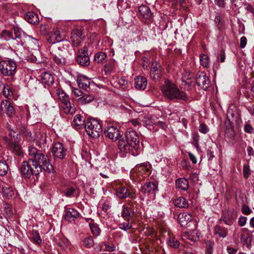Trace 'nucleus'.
<instances>
[{
  "label": "nucleus",
  "instance_id": "f257e3e1",
  "mask_svg": "<svg viewBox=\"0 0 254 254\" xmlns=\"http://www.w3.org/2000/svg\"><path fill=\"white\" fill-rule=\"evenodd\" d=\"M29 155L30 158V163L35 169V175L39 174L43 170L48 173L53 171V167L50 163L47 156L44 155L34 147L30 146L28 149Z\"/></svg>",
  "mask_w": 254,
  "mask_h": 254
},
{
  "label": "nucleus",
  "instance_id": "f03ea898",
  "mask_svg": "<svg viewBox=\"0 0 254 254\" xmlns=\"http://www.w3.org/2000/svg\"><path fill=\"white\" fill-rule=\"evenodd\" d=\"M162 91L164 95L171 100H179L187 101L188 96L187 94L179 90L176 85L169 81L165 82V85L162 87Z\"/></svg>",
  "mask_w": 254,
  "mask_h": 254
},
{
  "label": "nucleus",
  "instance_id": "7ed1b4c3",
  "mask_svg": "<svg viewBox=\"0 0 254 254\" xmlns=\"http://www.w3.org/2000/svg\"><path fill=\"white\" fill-rule=\"evenodd\" d=\"M85 128L87 133L92 137H98L102 131L101 123L96 119L87 120L85 124Z\"/></svg>",
  "mask_w": 254,
  "mask_h": 254
},
{
  "label": "nucleus",
  "instance_id": "20e7f679",
  "mask_svg": "<svg viewBox=\"0 0 254 254\" xmlns=\"http://www.w3.org/2000/svg\"><path fill=\"white\" fill-rule=\"evenodd\" d=\"M149 170V164L147 163L140 164L132 170L130 177L135 182L140 181L143 177L148 175Z\"/></svg>",
  "mask_w": 254,
  "mask_h": 254
},
{
  "label": "nucleus",
  "instance_id": "39448f33",
  "mask_svg": "<svg viewBox=\"0 0 254 254\" xmlns=\"http://www.w3.org/2000/svg\"><path fill=\"white\" fill-rule=\"evenodd\" d=\"M29 42V45L35 50H38L39 44L38 40L26 34L17 26V44L23 46L26 42Z\"/></svg>",
  "mask_w": 254,
  "mask_h": 254
},
{
  "label": "nucleus",
  "instance_id": "423d86ee",
  "mask_svg": "<svg viewBox=\"0 0 254 254\" xmlns=\"http://www.w3.org/2000/svg\"><path fill=\"white\" fill-rule=\"evenodd\" d=\"M56 94L59 100L63 104V109L65 113L72 114L74 113L75 108L74 105L69 101L68 95L62 89L56 90Z\"/></svg>",
  "mask_w": 254,
  "mask_h": 254
},
{
  "label": "nucleus",
  "instance_id": "0eeeda50",
  "mask_svg": "<svg viewBox=\"0 0 254 254\" xmlns=\"http://www.w3.org/2000/svg\"><path fill=\"white\" fill-rule=\"evenodd\" d=\"M16 70V63L11 60L0 62V71L3 75H13Z\"/></svg>",
  "mask_w": 254,
  "mask_h": 254
},
{
  "label": "nucleus",
  "instance_id": "6e6552de",
  "mask_svg": "<svg viewBox=\"0 0 254 254\" xmlns=\"http://www.w3.org/2000/svg\"><path fill=\"white\" fill-rule=\"evenodd\" d=\"M115 190L116 196L122 199L127 197L132 198L136 192L135 189H128L124 186H117Z\"/></svg>",
  "mask_w": 254,
  "mask_h": 254
},
{
  "label": "nucleus",
  "instance_id": "1a4fd4ad",
  "mask_svg": "<svg viewBox=\"0 0 254 254\" xmlns=\"http://www.w3.org/2000/svg\"><path fill=\"white\" fill-rule=\"evenodd\" d=\"M118 146L119 149L122 152L125 153H130L134 156L138 154V152H137L133 147H131L130 143H129L125 136H121L120 137Z\"/></svg>",
  "mask_w": 254,
  "mask_h": 254
},
{
  "label": "nucleus",
  "instance_id": "9d476101",
  "mask_svg": "<svg viewBox=\"0 0 254 254\" xmlns=\"http://www.w3.org/2000/svg\"><path fill=\"white\" fill-rule=\"evenodd\" d=\"M124 136L130 143L131 147H133L139 154L140 151L139 141L136 132L132 130H128Z\"/></svg>",
  "mask_w": 254,
  "mask_h": 254
},
{
  "label": "nucleus",
  "instance_id": "9b49d317",
  "mask_svg": "<svg viewBox=\"0 0 254 254\" xmlns=\"http://www.w3.org/2000/svg\"><path fill=\"white\" fill-rule=\"evenodd\" d=\"M76 62L78 64L83 66L89 65L90 59L88 56V50L86 47L79 50L76 57Z\"/></svg>",
  "mask_w": 254,
  "mask_h": 254
},
{
  "label": "nucleus",
  "instance_id": "f8f14e48",
  "mask_svg": "<svg viewBox=\"0 0 254 254\" xmlns=\"http://www.w3.org/2000/svg\"><path fill=\"white\" fill-rule=\"evenodd\" d=\"M104 133L107 137L111 139L113 141H116L120 137V132L116 126L111 124L106 127Z\"/></svg>",
  "mask_w": 254,
  "mask_h": 254
},
{
  "label": "nucleus",
  "instance_id": "ddd939ff",
  "mask_svg": "<svg viewBox=\"0 0 254 254\" xmlns=\"http://www.w3.org/2000/svg\"><path fill=\"white\" fill-rule=\"evenodd\" d=\"M52 152L54 157L62 159L66 154V148L61 143H55L53 147Z\"/></svg>",
  "mask_w": 254,
  "mask_h": 254
},
{
  "label": "nucleus",
  "instance_id": "4468645a",
  "mask_svg": "<svg viewBox=\"0 0 254 254\" xmlns=\"http://www.w3.org/2000/svg\"><path fill=\"white\" fill-rule=\"evenodd\" d=\"M32 163H30L29 160L28 162H23V163L20 168L21 175L25 178H30L32 175H35V169L32 167Z\"/></svg>",
  "mask_w": 254,
  "mask_h": 254
},
{
  "label": "nucleus",
  "instance_id": "2eb2a0df",
  "mask_svg": "<svg viewBox=\"0 0 254 254\" xmlns=\"http://www.w3.org/2000/svg\"><path fill=\"white\" fill-rule=\"evenodd\" d=\"M196 83L201 89L206 90L209 87L210 81L204 72L198 73L196 76Z\"/></svg>",
  "mask_w": 254,
  "mask_h": 254
},
{
  "label": "nucleus",
  "instance_id": "dca6fc26",
  "mask_svg": "<svg viewBox=\"0 0 254 254\" xmlns=\"http://www.w3.org/2000/svg\"><path fill=\"white\" fill-rule=\"evenodd\" d=\"M70 42L74 47H78L82 42L84 36L82 31L79 29L73 30L71 33Z\"/></svg>",
  "mask_w": 254,
  "mask_h": 254
},
{
  "label": "nucleus",
  "instance_id": "f3484780",
  "mask_svg": "<svg viewBox=\"0 0 254 254\" xmlns=\"http://www.w3.org/2000/svg\"><path fill=\"white\" fill-rule=\"evenodd\" d=\"M64 39V34L61 33L59 30H56L54 32L49 34L47 37V41L51 44L61 42Z\"/></svg>",
  "mask_w": 254,
  "mask_h": 254
},
{
  "label": "nucleus",
  "instance_id": "a211bd4d",
  "mask_svg": "<svg viewBox=\"0 0 254 254\" xmlns=\"http://www.w3.org/2000/svg\"><path fill=\"white\" fill-rule=\"evenodd\" d=\"M0 110L1 111L5 112L9 117H13L15 115V109L8 100H5L1 101Z\"/></svg>",
  "mask_w": 254,
  "mask_h": 254
},
{
  "label": "nucleus",
  "instance_id": "6ab92c4d",
  "mask_svg": "<svg viewBox=\"0 0 254 254\" xmlns=\"http://www.w3.org/2000/svg\"><path fill=\"white\" fill-rule=\"evenodd\" d=\"M192 220V216L190 213L182 212L178 215V221L182 227H187Z\"/></svg>",
  "mask_w": 254,
  "mask_h": 254
},
{
  "label": "nucleus",
  "instance_id": "aec40b11",
  "mask_svg": "<svg viewBox=\"0 0 254 254\" xmlns=\"http://www.w3.org/2000/svg\"><path fill=\"white\" fill-rule=\"evenodd\" d=\"M79 216L80 213L77 210L72 208H69L65 210L64 218L68 222H72L78 218Z\"/></svg>",
  "mask_w": 254,
  "mask_h": 254
},
{
  "label": "nucleus",
  "instance_id": "412c9836",
  "mask_svg": "<svg viewBox=\"0 0 254 254\" xmlns=\"http://www.w3.org/2000/svg\"><path fill=\"white\" fill-rule=\"evenodd\" d=\"M162 71L160 66L157 62H153L150 69V76L152 79L159 78Z\"/></svg>",
  "mask_w": 254,
  "mask_h": 254
},
{
  "label": "nucleus",
  "instance_id": "4be33fe9",
  "mask_svg": "<svg viewBox=\"0 0 254 254\" xmlns=\"http://www.w3.org/2000/svg\"><path fill=\"white\" fill-rule=\"evenodd\" d=\"M76 81L79 87L84 89H86L87 87H89L90 83V79L83 75H78Z\"/></svg>",
  "mask_w": 254,
  "mask_h": 254
},
{
  "label": "nucleus",
  "instance_id": "5701e85b",
  "mask_svg": "<svg viewBox=\"0 0 254 254\" xmlns=\"http://www.w3.org/2000/svg\"><path fill=\"white\" fill-rule=\"evenodd\" d=\"M122 211V216L125 220H131L134 215L133 209L131 206L124 205Z\"/></svg>",
  "mask_w": 254,
  "mask_h": 254
},
{
  "label": "nucleus",
  "instance_id": "b1692460",
  "mask_svg": "<svg viewBox=\"0 0 254 254\" xmlns=\"http://www.w3.org/2000/svg\"><path fill=\"white\" fill-rule=\"evenodd\" d=\"M134 86L138 90H144L147 86V80L145 77L138 76L134 79Z\"/></svg>",
  "mask_w": 254,
  "mask_h": 254
},
{
  "label": "nucleus",
  "instance_id": "393cba45",
  "mask_svg": "<svg viewBox=\"0 0 254 254\" xmlns=\"http://www.w3.org/2000/svg\"><path fill=\"white\" fill-rule=\"evenodd\" d=\"M41 80L46 85L50 86L54 81V76L49 72H44L41 75Z\"/></svg>",
  "mask_w": 254,
  "mask_h": 254
},
{
  "label": "nucleus",
  "instance_id": "a878e982",
  "mask_svg": "<svg viewBox=\"0 0 254 254\" xmlns=\"http://www.w3.org/2000/svg\"><path fill=\"white\" fill-rule=\"evenodd\" d=\"M213 234L220 238H225L228 234L227 229L220 226L219 225H216L214 227Z\"/></svg>",
  "mask_w": 254,
  "mask_h": 254
},
{
  "label": "nucleus",
  "instance_id": "bb28decb",
  "mask_svg": "<svg viewBox=\"0 0 254 254\" xmlns=\"http://www.w3.org/2000/svg\"><path fill=\"white\" fill-rule=\"evenodd\" d=\"M25 19L29 23L36 24L39 22V19L37 14L33 12H28L24 15Z\"/></svg>",
  "mask_w": 254,
  "mask_h": 254
},
{
  "label": "nucleus",
  "instance_id": "cd10ccee",
  "mask_svg": "<svg viewBox=\"0 0 254 254\" xmlns=\"http://www.w3.org/2000/svg\"><path fill=\"white\" fill-rule=\"evenodd\" d=\"M157 190V187L155 183L148 182L145 183L141 188V191L144 193H155Z\"/></svg>",
  "mask_w": 254,
  "mask_h": 254
},
{
  "label": "nucleus",
  "instance_id": "c85d7f7f",
  "mask_svg": "<svg viewBox=\"0 0 254 254\" xmlns=\"http://www.w3.org/2000/svg\"><path fill=\"white\" fill-rule=\"evenodd\" d=\"M139 12L144 18L148 19L152 16L149 7L146 5H141L138 8Z\"/></svg>",
  "mask_w": 254,
  "mask_h": 254
},
{
  "label": "nucleus",
  "instance_id": "c756f323",
  "mask_svg": "<svg viewBox=\"0 0 254 254\" xmlns=\"http://www.w3.org/2000/svg\"><path fill=\"white\" fill-rule=\"evenodd\" d=\"M227 118L232 119V121H235L238 119V114L234 106H230L227 110Z\"/></svg>",
  "mask_w": 254,
  "mask_h": 254
},
{
  "label": "nucleus",
  "instance_id": "7c9ffc66",
  "mask_svg": "<svg viewBox=\"0 0 254 254\" xmlns=\"http://www.w3.org/2000/svg\"><path fill=\"white\" fill-rule=\"evenodd\" d=\"M72 124L73 126H75L77 128H81L83 126L85 127L84 119L80 115L77 114L74 116Z\"/></svg>",
  "mask_w": 254,
  "mask_h": 254
},
{
  "label": "nucleus",
  "instance_id": "2f4dec72",
  "mask_svg": "<svg viewBox=\"0 0 254 254\" xmlns=\"http://www.w3.org/2000/svg\"><path fill=\"white\" fill-rule=\"evenodd\" d=\"M176 185L178 188L186 190L189 188V183L185 178H180L176 180Z\"/></svg>",
  "mask_w": 254,
  "mask_h": 254
},
{
  "label": "nucleus",
  "instance_id": "473e14b6",
  "mask_svg": "<svg viewBox=\"0 0 254 254\" xmlns=\"http://www.w3.org/2000/svg\"><path fill=\"white\" fill-rule=\"evenodd\" d=\"M174 205L180 208H186L188 206L187 200L183 197L180 196L174 200Z\"/></svg>",
  "mask_w": 254,
  "mask_h": 254
},
{
  "label": "nucleus",
  "instance_id": "72a5a7b5",
  "mask_svg": "<svg viewBox=\"0 0 254 254\" xmlns=\"http://www.w3.org/2000/svg\"><path fill=\"white\" fill-rule=\"evenodd\" d=\"M15 132L14 131H10L9 132V136L10 137L9 141L7 142V145L9 149L11 150L14 152L16 150V144L15 139Z\"/></svg>",
  "mask_w": 254,
  "mask_h": 254
},
{
  "label": "nucleus",
  "instance_id": "f704fd0d",
  "mask_svg": "<svg viewBox=\"0 0 254 254\" xmlns=\"http://www.w3.org/2000/svg\"><path fill=\"white\" fill-rule=\"evenodd\" d=\"M224 222L228 225H231L235 221V217L230 213H227L223 215L221 219Z\"/></svg>",
  "mask_w": 254,
  "mask_h": 254
},
{
  "label": "nucleus",
  "instance_id": "c9c22d12",
  "mask_svg": "<svg viewBox=\"0 0 254 254\" xmlns=\"http://www.w3.org/2000/svg\"><path fill=\"white\" fill-rule=\"evenodd\" d=\"M169 237L167 239L168 245L174 248H177L180 245L179 241L177 240L173 236H171L169 234Z\"/></svg>",
  "mask_w": 254,
  "mask_h": 254
},
{
  "label": "nucleus",
  "instance_id": "e433bc0d",
  "mask_svg": "<svg viewBox=\"0 0 254 254\" xmlns=\"http://www.w3.org/2000/svg\"><path fill=\"white\" fill-rule=\"evenodd\" d=\"M94 97L90 95H84L78 99V103L80 104H85L89 103L93 101Z\"/></svg>",
  "mask_w": 254,
  "mask_h": 254
},
{
  "label": "nucleus",
  "instance_id": "4c0bfd02",
  "mask_svg": "<svg viewBox=\"0 0 254 254\" xmlns=\"http://www.w3.org/2000/svg\"><path fill=\"white\" fill-rule=\"evenodd\" d=\"M30 238L32 242L36 244L39 245L42 243V240L38 233L36 231H32L31 233Z\"/></svg>",
  "mask_w": 254,
  "mask_h": 254
},
{
  "label": "nucleus",
  "instance_id": "58836bf2",
  "mask_svg": "<svg viewBox=\"0 0 254 254\" xmlns=\"http://www.w3.org/2000/svg\"><path fill=\"white\" fill-rule=\"evenodd\" d=\"M132 221L131 220H126L125 222L121 223L119 227L120 229L127 231L132 227Z\"/></svg>",
  "mask_w": 254,
  "mask_h": 254
},
{
  "label": "nucleus",
  "instance_id": "ea45409f",
  "mask_svg": "<svg viewBox=\"0 0 254 254\" xmlns=\"http://www.w3.org/2000/svg\"><path fill=\"white\" fill-rule=\"evenodd\" d=\"M89 227L94 236L97 237L100 234L101 230L97 224L89 223Z\"/></svg>",
  "mask_w": 254,
  "mask_h": 254
},
{
  "label": "nucleus",
  "instance_id": "a19ab883",
  "mask_svg": "<svg viewBox=\"0 0 254 254\" xmlns=\"http://www.w3.org/2000/svg\"><path fill=\"white\" fill-rule=\"evenodd\" d=\"M107 57L106 54L102 52L97 53L94 57V60L98 63L103 62Z\"/></svg>",
  "mask_w": 254,
  "mask_h": 254
},
{
  "label": "nucleus",
  "instance_id": "79ce46f5",
  "mask_svg": "<svg viewBox=\"0 0 254 254\" xmlns=\"http://www.w3.org/2000/svg\"><path fill=\"white\" fill-rule=\"evenodd\" d=\"M200 64L203 67H207L209 65V57L206 55L202 54L200 55Z\"/></svg>",
  "mask_w": 254,
  "mask_h": 254
},
{
  "label": "nucleus",
  "instance_id": "37998d69",
  "mask_svg": "<svg viewBox=\"0 0 254 254\" xmlns=\"http://www.w3.org/2000/svg\"><path fill=\"white\" fill-rule=\"evenodd\" d=\"M2 193L3 196L8 199L11 198L14 194L13 190L8 187L2 188Z\"/></svg>",
  "mask_w": 254,
  "mask_h": 254
},
{
  "label": "nucleus",
  "instance_id": "c03bdc74",
  "mask_svg": "<svg viewBox=\"0 0 254 254\" xmlns=\"http://www.w3.org/2000/svg\"><path fill=\"white\" fill-rule=\"evenodd\" d=\"M8 166L5 162L0 161V176L5 175L8 171Z\"/></svg>",
  "mask_w": 254,
  "mask_h": 254
},
{
  "label": "nucleus",
  "instance_id": "a18cd8bd",
  "mask_svg": "<svg viewBox=\"0 0 254 254\" xmlns=\"http://www.w3.org/2000/svg\"><path fill=\"white\" fill-rule=\"evenodd\" d=\"M1 37L5 40L8 41L11 39L14 40L12 33L9 31L4 30L1 34Z\"/></svg>",
  "mask_w": 254,
  "mask_h": 254
},
{
  "label": "nucleus",
  "instance_id": "49530a36",
  "mask_svg": "<svg viewBox=\"0 0 254 254\" xmlns=\"http://www.w3.org/2000/svg\"><path fill=\"white\" fill-rule=\"evenodd\" d=\"M18 109L21 113V115L22 117L27 119L29 115V111L27 105H25L24 107H19Z\"/></svg>",
  "mask_w": 254,
  "mask_h": 254
},
{
  "label": "nucleus",
  "instance_id": "de8ad7c7",
  "mask_svg": "<svg viewBox=\"0 0 254 254\" xmlns=\"http://www.w3.org/2000/svg\"><path fill=\"white\" fill-rule=\"evenodd\" d=\"M2 93L5 97L8 98L12 95L13 92L11 90L9 86L6 85L3 86Z\"/></svg>",
  "mask_w": 254,
  "mask_h": 254
},
{
  "label": "nucleus",
  "instance_id": "09e8293b",
  "mask_svg": "<svg viewBox=\"0 0 254 254\" xmlns=\"http://www.w3.org/2000/svg\"><path fill=\"white\" fill-rule=\"evenodd\" d=\"M196 233L194 230H190L186 233L185 237H186L187 239L191 240V241H193L196 239V237L194 235Z\"/></svg>",
  "mask_w": 254,
  "mask_h": 254
},
{
  "label": "nucleus",
  "instance_id": "8fccbe9b",
  "mask_svg": "<svg viewBox=\"0 0 254 254\" xmlns=\"http://www.w3.org/2000/svg\"><path fill=\"white\" fill-rule=\"evenodd\" d=\"M83 243L85 246L87 248H91L94 244L93 238L91 237H88L84 239Z\"/></svg>",
  "mask_w": 254,
  "mask_h": 254
},
{
  "label": "nucleus",
  "instance_id": "3c124183",
  "mask_svg": "<svg viewBox=\"0 0 254 254\" xmlns=\"http://www.w3.org/2000/svg\"><path fill=\"white\" fill-rule=\"evenodd\" d=\"M243 172L244 178L246 179L248 178L251 174L250 166L249 165L245 164L244 165Z\"/></svg>",
  "mask_w": 254,
  "mask_h": 254
},
{
  "label": "nucleus",
  "instance_id": "603ef678",
  "mask_svg": "<svg viewBox=\"0 0 254 254\" xmlns=\"http://www.w3.org/2000/svg\"><path fill=\"white\" fill-rule=\"evenodd\" d=\"M242 213L245 215H250L253 212V210L246 204H243L241 209Z\"/></svg>",
  "mask_w": 254,
  "mask_h": 254
},
{
  "label": "nucleus",
  "instance_id": "864d4df0",
  "mask_svg": "<svg viewBox=\"0 0 254 254\" xmlns=\"http://www.w3.org/2000/svg\"><path fill=\"white\" fill-rule=\"evenodd\" d=\"M244 131L250 134L254 133V128L248 123L245 125Z\"/></svg>",
  "mask_w": 254,
  "mask_h": 254
},
{
  "label": "nucleus",
  "instance_id": "5fc2aeb1",
  "mask_svg": "<svg viewBox=\"0 0 254 254\" xmlns=\"http://www.w3.org/2000/svg\"><path fill=\"white\" fill-rule=\"evenodd\" d=\"M232 119H227L225 121V124L227 129L230 132H233V127L232 123L231 121Z\"/></svg>",
  "mask_w": 254,
  "mask_h": 254
},
{
  "label": "nucleus",
  "instance_id": "6e6d98bb",
  "mask_svg": "<svg viewBox=\"0 0 254 254\" xmlns=\"http://www.w3.org/2000/svg\"><path fill=\"white\" fill-rule=\"evenodd\" d=\"M75 191V190L73 188H69L65 191L64 195L68 197H73L74 196L73 193Z\"/></svg>",
  "mask_w": 254,
  "mask_h": 254
},
{
  "label": "nucleus",
  "instance_id": "4d7b16f0",
  "mask_svg": "<svg viewBox=\"0 0 254 254\" xmlns=\"http://www.w3.org/2000/svg\"><path fill=\"white\" fill-rule=\"evenodd\" d=\"M199 131L203 134L207 133L209 131L208 127L204 124H201L199 127Z\"/></svg>",
  "mask_w": 254,
  "mask_h": 254
},
{
  "label": "nucleus",
  "instance_id": "13d9d810",
  "mask_svg": "<svg viewBox=\"0 0 254 254\" xmlns=\"http://www.w3.org/2000/svg\"><path fill=\"white\" fill-rule=\"evenodd\" d=\"M53 60L58 64H62L65 62V59L60 56L55 55Z\"/></svg>",
  "mask_w": 254,
  "mask_h": 254
},
{
  "label": "nucleus",
  "instance_id": "bf43d9fd",
  "mask_svg": "<svg viewBox=\"0 0 254 254\" xmlns=\"http://www.w3.org/2000/svg\"><path fill=\"white\" fill-rule=\"evenodd\" d=\"M247 217L244 216H241L238 220V224L240 226L243 227L247 223Z\"/></svg>",
  "mask_w": 254,
  "mask_h": 254
},
{
  "label": "nucleus",
  "instance_id": "052dcab7",
  "mask_svg": "<svg viewBox=\"0 0 254 254\" xmlns=\"http://www.w3.org/2000/svg\"><path fill=\"white\" fill-rule=\"evenodd\" d=\"M118 83L121 86H123L124 87H127L128 84V81L124 79V78H121L118 80Z\"/></svg>",
  "mask_w": 254,
  "mask_h": 254
},
{
  "label": "nucleus",
  "instance_id": "680f3d73",
  "mask_svg": "<svg viewBox=\"0 0 254 254\" xmlns=\"http://www.w3.org/2000/svg\"><path fill=\"white\" fill-rule=\"evenodd\" d=\"M247 40L245 36H243L240 39V47L244 48L247 45Z\"/></svg>",
  "mask_w": 254,
  "mask_h": 254
},
{
  "label": "nucleus",
  "instance_id": "e2e57ef3",
  "mask_svg": "<svg viewBox=\"0 0 254 254\" xmlns=\"http://www.w3.org/2000/svg\"><path fill=\"white\" fill-rule=\"evenodd\" d=\"M215 3L219 7H224L225 2L224 0H214Z\"/></svg>",
  "mask_w": 254,
  "mask_h": 254
},
{
  "label": "nucleus",
  "instance_id": "0e129e2a",
  "mask_svg": "<svg viewBox=\"0 0 254 254\" xmlns=\"http://www.w3.org/2000/svg\"><path fill=\"white\" fill-rule=\"evenodd\" d=\"M240 238L241 242H243L244 244L247 243V241L248 239L247 235L244 233L241 234Z\"/></svg>",
  "mask_w": 254,
  "mask_h": 254
},
{
  "label": "nucleus",
  "instance_id": "69168bd1",
  "mask_svg": "<svg viewBox=\"0 0 254 254\" xmlns=\"http://www.w3.org/2000/svg\"><path fill=\"white\" fill-rule=\"evenodd\" d=\"M105 250L106 251L113 252L115 250L116 247L113 245L109 246L107 244L105 243Z\"/></svg>",
  "mask_w": 254,
  "mask_h": 254
},
{
  "label": "nucleus",
  "instance_id": "338daca9",
  "mask_svg": "<svg viewBox=\"0 0 254 254\" xmlns=\"http://www.w3.org/2000/svg\"><path fill=\"white\" fill-rule=\"evenodd\" d=\"M248 156L251 157L254 155V151L251 146H248L247 148Z\"/></svg>",
  "mask_w": 254,
  "mask_h": 254
},
{
  "label": "nucleus",
  "instance_id": "774afa93",
  "mask_svg": "<svg viewBox=\"0 0 254 254\" xmlns=\"http://www.w3.org/2000/svg\"><path fill=\"white\" fill-rule=\"evenodd\" d=\"M227 251L229 254H236L237 252V250L233 248L228 247Z\"/></svg>",
  "mask_w": 254,
  "mask_h": 254
}]
</instances>
